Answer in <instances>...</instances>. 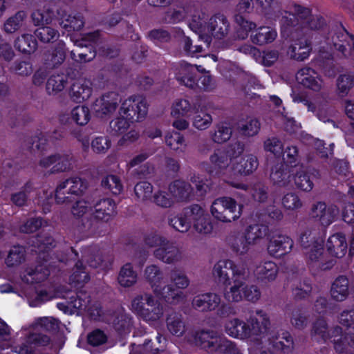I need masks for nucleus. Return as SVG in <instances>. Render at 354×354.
I'll use <instances>...</instances> for the list:
<instances>
[{
    "label": "nucleus",
    "mask_w": 354,
    "mask_h": 354,
    "mask_svg": "<svg viewBox=\"0 0 354 354\" xmlns=\"http://www.w3.org/2000/svg\"><path fill=\"white\" fill-rule=\"evenodd\" d=\"M331 297L336 301L344 300L348 295V280L344 276L338 277L333 283L330 289Z\"/></svg>",
    "instance_id": "39"
},
{
    "label": "nucleus",
    "mask_w": 354,
    "mask_h": 354,
    "mask_svg": "<svg viewBox=\"0 0 354 354\" xmlns=\"http://www.w3.org/2000/svg\"><path fill=\"white\" fill-rule=\"evenodd\" d=\"M132 122L124 114L112 120L110 122V131L113 135L118 136L124 133L130 127Z\"/></svg>",
    "instance_id": "63"
},
{
    "label": "nucleus",
    "mask_w": 354,
    "mask_h": 354,
    "mask_svg": "<svg viewBox=\"0 0 354 354\" xmlns=\"http://www.w3.org/2000/svg\"><path fill=\"white\" fill-rule=\"evenodd\" d=\"M241 207L237 209L236 201L231 197H220L214 201L211 205L213 217L222 223H231L241 216Z\"/></svg>",
    "instance_id": "5"
},
{
    "label": "nucleus",
    "mask_w": 354,
    "mask_h": 354,
    "mask_svg": "<svg viewBox=\"0 0 354 354\" xmlns=\"http://www.w3.org/2000/svg\"><path fill=\"white\" fill-rule=\"evenodd\" d=\"M96 53L91 44L84 41L76 43V48L71 51L73 59L80 62H90L95 58Z\"/></svg>",
    "instance_id": "32"
},
{
    "label": "nucleus",
    "mask_w": 354,
    "mask_h": 354,
    "mask_svg": "<svg viewBox=\"0 0 354 354\" xmlns=\"http://www.w3.org/2000/svg\"><path fill=\"white\" fill-rule=\"evenodd\" d=\"M221 302V296L215 292H208L195 295L192 300V307L200 313L215 310Z\"/></svg>",
    "instance_id": "13"
},
{
    "label": "nucleus",
    "mask_w": 354,
    "mask_h": 354,
    "mask_svg": "<svg viewBox=\"0 0 354 354\" xmlns=\"http://www.w3.org/2000/svg\"><path fill=\"white\" fill-rule=\"evenodd\" d=\"M93 92L90 80L81 77L73 82L69 89V97L75 102L81 103L89 99Z\"/></svg>",
    "instance_id": "14"
},
{
    "label": "nucleus",
    "mask_w": 354,
    "mask_h": 354,
    "mask_svg": "<svg viewBox=\"0 0 354 354\" xmlns=\"http://www.w3.org/2000/svg\"><path fill=\"white\" fill-rule=\"evenodd\" d=\"M277 37L275 29L270 26H261L250 35L251 41L259 46H263L274 41Z\"/></svg>",
    "instance_id": "30"
},
{
    "label": "nucleus",
    "mask_w": 354,
    "mask_h": 354,
    "mask_svg": "<svg viewBox=\"0 0 354 354\" xmlns=\"http://www.w3.org/2000/svg\"><path fill=\"white\" fill-rule=\"evenodd\" d=\"M169 283L174 291L164 297L163 301L171 305H178L186 299V295L180 290L186 289L190 285V280L186 273L177 268H173L169 272Z\"/></svg>",
    "instance_id": "6"
},
{
    "label": "nucleus",
    "mask_w": 354,
    "mask_h": 354,
    "mask_svg": "<svg viewBox=\"0 0 354 354\" xmlns=\"http://www.w3.org/2000/svg\"><path fill=\"white\" fill-rule=\"evenodd\" d=\"M327 250L332 256L337 258L344 257L347 250L346 236L342 233L330 236L327 241Z\"/></svg>",
    "instance_id": "28"
},
{
    "label": "nucleus",
    "mask_w": 354,
    "mask_h": 354,
    "mask_svg": "<svg viewBox=\"0 0 354 354\" xmlns=\"http://www.w3.org/2000/svg\"><path fill=\"white\" fill-rule=\"evenodd\" d=\"M296 79L299 84L314 91H319L324 87L320 75L310 67H304L298 71Z\"/></svg>",
    "instance_id": "15"
},
{
    "label": "nucleus",
    "mask_w": 354,
    "mask_h": 354,
    "mask_svg": "<svg viewBox=\"0 0 354 354\" xmlns=\"http://www.w3.org/2000/svg\"><path fill=\"white\" fill-rule=\"evenodd\" d=\"M94 212L82 221V225L86 231H94L99 221L107 223L113 219L116 214V204L109 198L97 201L94 205Z\"/></svg>",
    "instance_id": "4"
},
{
    "label": "nucleus",
    "mask_w": 354,
    "mask_h": 354,
    "mask_svg": "<svg viewBox=\"0 0 354 354\" xmlns=\"http://www.w3.org/2000/svg\"><path fill=\"white\" fill-rule=\"evenodd\" d=\"M134 193L138 200L145 202L153 198V186L147 181L138 183L134 187Z\"/></svg>",
    "instance_id": "61"
},
{
    "label": "nucleus",
    "mask_w": 354,
    "mask_h": 354,
    "mask_svg": "<svg viewBox=\"0 0 354 354\" xmlns=\"http://www.w3.org/2000/svg\"><path fill=\"white\" fill-rule=\"evenodd\" d=\"M192 223L194 229L199 234H208L212 232L213 225L209 215L198 205H192Z\"/></svg>",
    "instance_id": "17"
},
{
    "label": "nucleus",
    "mask_w": 354,
    "mask_h": 354,
    "mask_svg": "<svg viewBox=\"0 0 354 354\" xmlns=\"http://www.w3.org/2000/svg\"><path fill=\"white\" fill-rule=\"evenodd\" d=\"M268 227L263 225H250L245 230V235L250 244H254L263 239L268 234Z\"/></svg>",
    "instance_id": "60"
},
{
    "label": "nucleus",
    "mask_w": 354,
    "mask_h": 354,
    "mask_svg": "<svg viewBox=\"0 0 354 354\" xmlns=\"http://www.w3.org/2000/svg\"><path fill=\"white\" fill-rule=\"evenodd\" d=\"M324 239H318L317 245H313L309 248L307 252V257L309 261L322 270L330 268L333 265V261H326V255L324 253Z\"/></svg>",
    "instance_id": "21"
},
{
    "label": "nucleus",
    "mask_w": 354,
    "mask_h": 354,
    "mask_svg": "<svg viewBox=\"0 0 354 354\" xmlns=\"http://www.w3.org/2000/svg\"><path fill=\"white\" fill-rule=\"evenodd\" d=\"M166 145L178 154L184 153L187 149L185 137L178 132H173L165 136Z\"/></svg>",
    "instance_id": "48"
},
{
    "label": "nucleus",
    "mask_w": 354,
    "mask_h": 354,
    "mask_svg": "<svg viewBox=\"0 0 354 354\" xmlns=\"http://www.w3.org/2000/svg\"><path fill=\"white\" fill-rule=\"evenodd\" d=\"M166 326L170 334L178 337L183 336L188 330L186 319L181 313L176 311L167 315Z\"/></svg>",
    "instance_id": "22"
},
{
    "label": "nucleus",
    "mask_w": 354,
    "mask_h": 354,
    "mask_svg": "<svg viewBox=\"0 0 354 354\" xmlns=\"http://www.w3.org/2000/svg\"><path fill=\"white\" fill-rule=\"evenodd\" d=\"M34 34L41 42L44 44L54 42L59 37L57 30L48 26L39 27L35 30Z\"/></svg>",
    "instance_id": "53"
},
{
    "label": "nucleus",
    "mask_w": 354,
    "mask_h": 354,
    "mask_svg": "<svg viewBox=\"0 0 354 354\" xmlns=\"http://www.w3.org/2000/svg\"><path fill=\"white\" fill-rule=\"evenodd\" d=\"M310 335L312 338L324 342L330 339V333L326 321L323 318L316 319L312 325Z\"/></svg>",
    "instance_id": "42"
},
{
    "label": "nucleus",
    "mask_w": 354,
    "mask_h": 354,
    "mask_svg": "<svg viewBox=\"0 0 354 354\" xmlns=\"http://www.w3.org/2000/svg\"><path fill=\"white\" fill-rule=\"evenodd\" d=\"M212 121V117L209 113L202 109L201 111L195 109L194 115L192 118V125L196 129L203 131L208 129L211 126Z\"/></svg>",
    "instance_id": "57"
},
{
    "label": "nucleus",
    "mask_w": 354,
    "mask_h": 354,
    "mask_svg": "<svg viewBox=\"0 0 354 354\" xmlns=\"http://www.w3.org/2000/svg\"><path fill=\"white\" fill-rule=\"evenodd\" d=\"M196 107L192 106L186 99H178L174 101L171 106V114L174 117H185L189 115Z\"/></svg>",
    "instance_id": "56"
},
{
    "label": "nucleus",
    "mask_w": 354,
    "mask_h": 354,
    "mask_svg": "<svg viewBox=\"0 0 354 354\" xmlns=\"http://www.w3.org/2000/svg\"><path fill=\"white\" fill-rule=\"evenodd\" d=\"M259 165L256 156L250 154L241 158L235 169L242 175H248L255 171Z\"/></svg>",
    "instance_id": "50"
},
{
    "label": "nucleus",
    "mask_w": 354,
    "mask_h": 354,
    "mask_svg": "<svg viewBox=\"0 0 354 354\" xmlns=\"http://www.w3.org/2000/svg\"><path fill=\"white\" fill-rule=\"evenodd\" d=\"M55 165L52 167L51 174L64 172L72 169L73 158L67 153H55Z\"/></svg>",
    "instance_id": "52"
},
{
    "label": "nucleus",
    "mask_w": 354,
    "mask_h": 354,
    "mask_svg": "<svg viewBox=\"0 0 354 354\" xmlns=\"http://www.w3.org/2000/svg\"><path fill=\"white\" fill-rule=\"evenodd\" d=\"M209 162L216 170L221 171L230 165L231 159L225 149H217L209 156Z\"/></svg>",
    "instance_id": "44"
},
{
    "label": "nucleus",
    "mask_w": 354,
    "mask_h": 354,
    "mask_svg": "<svg viewBox=\"0 0 354 354\" xmlns=\"http://www.w3.org/2000/svg\"><path fill=\"white\" fill-rule=\"evenodd\" d=\"M246 269L243 265L236 264L232 260L221 259L214 266L212 274L218 283L227 286L238 276L237 274L242 273Z\"/></svg>",
    "instance_id": "8"
},
{
    "label": "nucleus",
    "mask_w": 354,
    "mask_h": 354,
    "mask_svg": "<svg viewBox=\"0 0 354 354\" xmlns=\"http://www.w3.org/2000/svg\"><path fill=\"white\" fill-rule=\"evenodd\" d=\"M337 93L341 97L348 95L354 87V75L350 73L338 76L336 80Z\"/></svg>",
    "instance_id": "51"
},
{
    "label": "nucleus",
    "mask_w": 354,
    "mask_h": 354,
    "mask_svg": "<svg viewBox=\"0 0 354 354\" xmlns=\"http://www.w3.org/2000/svg\"><path fill=\"white\" fill-rule=\"evenodd\" d=\"M290 12L289 17L284 16L282 17L283 24H286L288 26H295V17L297 16L298 20L304 21L306 24V21L312 16L309 8L303 7L299 4H294L290 8Z\"/></svg>",
    "instance_id": "40"
},
{
    "label": "nucleus",
    "mask_w": 354,
    "mask_h": 354,
    "mask_svg": "<svg viewBox=\"0 0 354 354\" xmlns=\"http://www.w3.org/2000/svg\"><path fill=\"white\" fill-rule=\"evenodd\" d=\"M82 259L93 268L105 267L104 258L100 250L95 246L84 248L82 250Z\"/></svg>",
    "instance_id": "35"
},
{
    "label": "nucleus",
    "mask_w": 354,
    "mask_h": 354,
    "mask_svg": "<svg viewBox=\"0 0 354 354\" xmlns=\"http://www.w3.org/2000/svg\"><path fill=\"white\" fill-rule=\"evenodd\" d=\"M324 239V232H320L316 229H306L301 233L299 239L301 245L304 248H312L313 245H317L318 239Z\"/></svg>",
    "instance_id": "55"
},
{
    "label": "nucleus",
    "mask_w": 354,
    "mask_h": 354,
    "mask_svg": "<svg viewBox=\"0 0 354 354\" xmlns=\"http://www.w3.org/2000/svg\"><path fill=\"white\" fill-rule=\"evenodd\" d=\"M66 55V45L63 41H59L55 44L51 53L45 54L44 64L49 68L57 67L64 62Z\"/></svg>",
    "instance_id": "27"
},
{
    "label": "nucleus",
    "mask_w": 354,
    "mask_h": 354,
    "mask_svg": "<svg viewBox=\"0 0 354 354\" xmlns=\"http://www.w3.org/2000/svg\"><path fill=\"white\" fill-rule=\"evenodd\" d=\"M138 281V274L129 263L124 264L120 270L118 276V283L124 288L134 286Z\"/></svg>",
    "instance_id": "38"
},
{
    "label": "nucleus",
    "mask_w": 354,
    "mask_h": 354,
    "mask_svg": "<svg viewBox=\"0 0 354 354\" xmlns=\"http://www.w3.org/2000/svg\"><path fill=\"white\" fill-rule=\"evenodd\" d=\"M269 339L274 348L283 353H290L294 348L293 339L290 333L286 330H281L280 333L272 335Z\"/></svg>",
    "instance_id": "33"
},
{
    "label": "nucleus",
    "mask_w": 354,
    "mask_h": 354,
    "mask_svg": "<svg viewBox=\"0 0 354 354\" xmlns=\"http://www.w3.org/2000/svg\"><path fill=\"white\" fill-rule=\"evenodd\" d=\"M60 25L67 31H77L84 25V19L80 13L73 12L62 17Z\"/></svg>",
    "instance_id": "45"
},
{
    "label": "nucleus",
    "mask_w": 354,
    "mask_h": 354,
    "mask_svg": "<svg viewBox=\"0 0 354 354\" xmlns=\"http://www.w3.org/2000/svg\"><path fill=\"white\" fill-rule=\"evenodd\" d=\"M310 51V43L306 37H302L295 40L289 46L288 54L292 59L304 61L309 57Z\"/></svg>",
    "instance_id": "26"
},
{
    "label": "nucleus",
    "mask_w": 354,
    "mask_h": 354,
    "mask_svg": "<svg viewBox=\"0 0 354 354\" xmlns=\"http://www.w3.org/2000/svg\"><path fill=\"white\" fill-rule=\"evenodd\" d=\"M147 113V103L142 96H132L124 100L120 109L119 114L125 115L131 122L145 118Z\"/></svg>",
    "instance_id": "9"
},
{
    "label": "nucleus",
    "mask_w": 354,
    "mask_h": 354,
    "mask_svg": "<svg viewBox=\"0 0 354 354\" xmlns=\"http://www.w3.org/2000/svg\"><path fill=\"white\" fill-rule=\"evenodd\" d=\"M88 182L74 176L60 181L55 189V199L57 204H69L75 196L83 195L88 189Z\"/></svg>",
    "instance_id": "3"
},
{
    "label": "nucleus",
    "mask_w": 354,
    "mask_h": 354,
    "mask_svg": "<svg viewBox=\"0 0 354 354\" xmlns=\"http://www.w3.org/2000/svg\"><path fill=\"white\" fill-rule=\"evenodd\" d=\"M312 289L309 280L304 279L292 285V295L296 299H305L310 295Z\"/></svg>",
    "instance_id": "62"
},
{
    "label": "nucleus",
    "mask_w": 354,
    "mask_h": 354,
    "mask_svg": "<svg viewBox=\"0 0 354 354\" xmlns=\"http://www.w3.org/2000/svg\"><path fill=\"white\" fill-rule=\"evenodd\" d=\"M338 209L335 205H327L324 202L319 201L312 205L310 216L326 227L334 222L338 214Z\"/></svg>",
    "instance_id": "10"
},
{
    "label": "nucleus",
    "mask_w": 354,
    "mask_h": 354,
    "mask_svg": "<svg viewBox=\"0 0 354 354\" xmlns=\"http://www.w3.org/2000/svg\"><path fill=\"white\" fill-rule=\"evenodd\" d=\"M25 249L19 245L13 246L8 254L5 260L8 267H13L21 264L25 261Z\"/></svg>",
    "instance_id": "59"
},
{
    "label": "nucleus",
    "mask_w": 354,
    "mask_h": 354,
    "mask_svg": "<svg viewBox=\"0 0 354 354\" xmlns=\"http://www.w3.org/2000/svg\"><path fill=\"white\" fill-rule=\"evenodd\" d=\"M225 331L230 337L239 339H247L246 323L239 318L228 319L225 324Z\"/></svg>",
    "instance_id": "34"
},
{
    "label": "nucleus",
    "mask_w": 354,
    "mask_h": 354,
    "mask_svg": "<svg viewBox=\"0 0 354 354\" xmlns=\"http://www.w3.org/2000/svg\"><path fill=\"white\" fill-rule=\"evenodd\" d=\"M120 102L121 97L117 93L109 92L95 101L94 110L100 115L110 114L116 110Z\"/></svg>",
    "instance_id": "18"
},
{
    "label": "nucleus",
    "mask_w": 354,
    "mask_h": 354,
    "mask_svg": "<svg viewBox=\"0 0 354 354\" xmlns=\"http://www.w3.org/2000/svg\"><path fill=\"white\" fill-rule=\"evenodd\" d=\"M31 19L35 26H44L52 22L53 12L49 10L38 9L32 12Z\"/></svg>",
    "instance_id": "64"
},
{
    "label": "nucleus",
    "mask_w": 354,
    "mask_h": 354,
    "mask_svg": "<svg viewBox=\"0 0 354 354\" xmlns=\"http://www.w3.org/2000/svg\"><path fill=\"white\" fill-rule=\"evenodd\" d=\"M68 84V77L64 73H57L50 75L46 84V92L48 95H55L62 91Z\"/></svg>",
    "instance_id": "37"
},
{
    "label": "nucleus",
    "mask_w": 354,
    "mask_h": 354,
    "mask_svg": "<svg viewBox=\"0 0 354 354\" xmlns=\"http://www.w3.org/2000/svg\"><path fill=\"white\" fill-rule=\"evenodd\" d=\"M207 28L214 37L222 39L227 35L230 31V23L225 16L216 14L210 18Z\"/></svg>",
    "instance_id": "24"
},
{
    "label": "nucleus",
    "mask_w": 354,
    "mask_h": 354,
    "mask_svg": "<svg viewBox=\"0 0 354 354\" xmlns=\"http://www.w3.org/2000/svg\"><path fill=\"white\" fill-rule=\"evenodd\" d=\"M169 192L175 202H187L190 199L193 188L187 182L176 180L169 184Z\"/></svg>",
    "instance_id": "23"
},
{
    "label": "nucleus",
    "mask_w": 354,
    "mask_h": 354,
    "mask_svg": "<svg viewBox=\"0 0 354 354\" xmlns=\"http://www.w3.org/2000/svg\"><path fill=\"white\" fill-rule=\"evenodd\" d=\"M221 335L214 330H201L194 335L195 344L209 353H215Z\"/></svg>",
    "instance_id": "20"
},
{
    "label": "nucleus",
    "mask_w": 354,
    "mask_h": 354,
    "mask_svg": "<svg viewBox=\"0 0 354 354\" xmlns=\"http://www.w3.org/2000/svg\"><path fill=\"white\" fill-rule=\"evenodd\" d=\"M154 257L166 264H176L184 259L183 252L178 245L174 241L167 240L161 248L153 252Z\"/></svg>",
    "instance_id": "11"
},
{
    "label": "nucleus",
    "mask_w": 354,
    "mask_h": 354,
    "mask_svg": "<svg viewBox=\"0 0 354 354\" xmlns=\"http://www.w3.org/2000/svg\"><path fill=\"white\" fill-rule=\"evenodd\" d=\"M144 279L150 286L153 292L162 300L164 297L169 295L174 288L165 283V277L162 270L157 265L151 264L144 270Z\"/></svg>",
    "instance_id": "7"
},
{
    "label": "nucleus",
    "mask_w": 354,
    "mask_h": 354,
    "mask_svg": "<svg viewBox=\"0 0 354 354\" xmlns=\"http://www.w3.org/2000/svg\"><path fill=\"white\" fill-rule=\"evenodd\" d=\"M90 280V277L85 270L82 261H78L73 268V272L70 277V281L75 286H81Z\"/></svg>",
    "instance_id": "54"
},
{
    "label": "nucleus",
    "mask_w": 354,
    "mask_h": 354,
    "mask_svg": "<svg viewBox=\"0 0 354 354\" xmlns=\"http://www.w3.org/2000/svg\"><path fill=\"white\" fill-rule=\"evenodd\" d=\"M293 244V241L289 236L279 233L275 234L269 238L268 252L273 257L280 258L290 252Z\"/></svg>",
    "instance_id": "12"
},
{
    "label": "nucleus",
    "mask_w": 354,
    "mask_h": 354,
    "mask_svg": "<svg viewBox=\"0 0 354 354\" xmlns=\"http://www.w3.org/2000/svg\"><path fill=\"white\" fill-rule=\"evenodd\" d=\"M49 274L46 265L42 263L34 268H28L22 276V280L28 283H39L47 279Z\"/></svg>",
    "instance_id": "31"
},
{
    "label": "nucleus",
    "mask_w": 354,
    "mask_h": 354,
    "mask_svg": "<svg viewBox=\"0 0 354 354\" xmlns=\"http://www.w3.org/2000/svg\"><path fill=\"white\" fill-rule=\"evenodd\" d=\"M223 292L224 299L229 303H240L247 301L251 303L257 302L261 296L259 288L256 285H248L247 281L250 278L248 269L241 274H237Z\"/></svg>",
    "instance_id": "1"
},
{
    "label": "nucleus",
    "mask_w": 354,
    "mask_h": 354,
    "mask_svg": "<svg viewBox=\"0 0 354 354\" xmlns=\"http://www.w3.org/2000/svg\"><path fill=\"white\" fill-rule=\"evenodd\" d=\"M15 47L21 53L31 54L37 50V41L32 35L23 34L16 39Z\"/></svg>",
    "instance_id": "41"
},
{
    "label": "nucleus",
    "mask_w": 354,
    "mask_h": 354,
    "mask_svg": "<svg viewBox=\"0 0 354 354\" xmlns=\"http://www.w3.org/2000/svg\"><path fill=\"white\" fill-rule=\"evenodd\" d=\"M130 309L139 318L148 323L158 322L164 315L162 304L150 292L135 296L131 300Z\"/></svg>",
    "instance_id": "2"
},
{
    "label": "nucleus",
    "mask_w": 354,
    "mask_h": 354,
    "mask_svg": "<svg viewBox=\"0 0 354 354\" xmlns=\"http://www.w3.org/2000/svg\"><path fill=\"white\" fill-rule=\"evenodd\" d=\"M232 135L230 125L225 122H221L216 125L214 131L210 132V137L215 143L221 144L228 141Z\"/></svg>",
    "instance_id": "46"
},
{
    "label": "nucleus",
    "mask_w": 354,
    "mask_h": 354,
    "mask_svg": "<svg viewBox=\"0 0 354 354\" xmlns=\"http://www.w3.org/2000/svg\"><path fill=\"white\" fill-rule=\"evenodd\" d=\"M261 128L259 121L255 118H247L239 121L237 124L238 132L244 136L251 137L256 136Z\"/></svg>",
    "instance_id": "47"
},
{
    "label": "nucleus",
    "mask_w": 354,
    "mask_h": 354,
    "mask_svg": "<svg viewBox=\"0 0 354 354\" xmlns=\"http://www.w3.org/2000/svg\"><path fill=\"white\" fill-rule=\"evenodd\" d=\"M278 271V266L274 262L266 261L261 262L256 266L254 274L259 281L267 283L276 279Z\"/></svg>",
    "instance_id": "25"
},
{
    "label": "nucleus",
    "mask_w": 354,
    "mask_h": 354,
    "mask_svg": "<svg viewBox=\"0 0 354 354\" xmlns=\"http://www.w3.org/2000/svg\"><path fill=\"white\" fill-rule=\"evenodd\" d=\"M60 322L58 319L52 317H44L37 318L28 328L24 330H44L47 332H56L59 328Z\"/></svg>",
    "instance_id": "36"
},
{
    "label": "nucleus",
    "mask_w": 354,
    "mask_h": 354,
    "mask_svg": "<svg viewBox=\"0 0 354 354\" xmlns=\"http://www.w3.org/2000/svg\"><path fill=\"white\" fill-rule=\"evenodd\" d=\"M227 243L231 250L239 255L246 254L251 245L245 233L234 232L227 238Z\"/></svg>",
    "instance_id": "29"
},
{
    "label": "nucleus",
    "mask_w": 354,
    "mask_h": 354,
    "mask_svg": "<svg viewBox=\"0 0 354 354\" xmlns=\"http://www.w3.org/2000/svg\"><path fill=\"white\" fill-rule=\"evenodd\" d=\"M198 77L195 71V68L192 65H186L182 68L179 76L177 77L178 82L191 89L196 90L197 79Z\"/></svg>",
    "instance_id": "43"
},
{
    "label": "nucleus",
    "mask_w": 354,
    "mask_h": 354,
    "mask_svg": "<svg viewBox=\"0 0 354 354\" xmlns=\"http://www.w3.org/2000/svg\"><path fill=\"white\" fill-rule=\"evenodd\" d=\"M270 179L276 187H288L292 179L290 167L283 162L274 163L270 168Z\"/></svg>",
    "instance_id": "16"
},
{
    "label": "nucleus",
    "mask_w": 354,
    "mask_h": 354,
    "mask_svg": "<svg viewBox=\"0 0 354 354\" xmlns=\"http://www.w3.org/2000/svg\"><path fill=\"white\" fill-rule=\"evenodd\" d=\"M350 38L351 35L344 28L337 31L332 37L334 47L344 56L346 55V52L347 47L349 46Z\"/></svg>",
    "instance_id": "58"
},
{
    "label": "nucleus",
    "mask_w": 354,
    "mask_h": 354,
    "mask_svg": "<svg viewBox=\"0 0 354 354\" xmlns=\"http://www.w3.org/2000/svg\"><path fill=\"white\" fill-rule=\"evenodd\" d=\"M27 15L24 11L17 12L14 15L8 18L4 24L3 30L6 33H14L23 26Z\"/></svg>",
    "instance_id": "49"
},
{
    "label": "nucleus",
    "mask_w": 354,
    "mask_h": 354,
    "mask_svg": "<svg viewBox=\"0 0 354 354\" xmlns=\"http://www.w3.org/2000/svg\"><path fill=\"white\" fill-rule=\"evenodd\" d=\"M192 205L185 208L177 214H171L168 218L169 226L180 233L187 232L192 227Z\"/></svg>",
    "instance_id": "19"
}]
</instances>
